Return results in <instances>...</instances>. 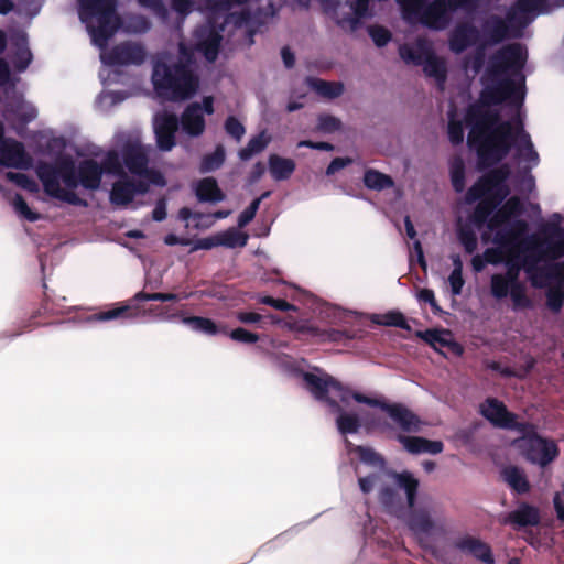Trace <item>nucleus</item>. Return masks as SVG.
Masks as SVG:
<instances>
[{
    "label": "nucleus",
    "mask_w": 564,
    "mask_h": 564,
    "mask_svg": "<svg viewBox=\"0 0 564 564\" xmlns=\"http://www.w3.org/2000/svg\"><path fill=\"white\" fill-rule=\"evenodd\" d=\"M513 134H514L516 139L520 138V144L518 147L520 156H522L525 161H529V162H531V161L538 162L539 154L533 148V143L531 141L529 133H527L524 131L521 123H519L516 129L513 128ZM514 141H517V140H514ZM514 143L516 142H513V144Z\"/></svg>",
    "instance_id": "39"
},
{
    "label": "nucleus",
    "mask_w": 564,
    "mask_h": 564,
    "mask_svg": "<svg viewBox=\"0 0 564 564\" xmlns=\"http://www.w3.org/2000/svg\"><path fill=\"white\" fill-rule=\"evenodd\" d=\"M52 314H54V310L50 306L48 295L46 293H44V299L41 303V306L35 312L32 313L28 323L24 324L23 326H21L20 330L12 334V336H18V335L22 334L24 330L30 329L34 326H37L39 324L35 323L36 317L42 316V315H52Z\"/></svg>",
    "instance_id": "51"
},
{
    "label": "nucleus",
    "mask_w": 564,
    "mask_h": 564,
    "mask_svg": "<svg viewBox=\"0 0 564 564\" xmlns=\"http://www.w3.org/2000/svg\"><path fill=\"white\" fill-rule=\"evenodd\" d=\"M226 160V151L223 144H217L214 152L205 154L199 164L200 173H210L219 170Z\"/></svg>",
    "instance_id": "42"
},
{
    "label": "nucleus",
    "mask_w": 564,
    "mask_h": 564,
    "mask_svg": "<svg viewBox=\"0 0 564 564\" xmlns=\"http://www.w3.org/2000/svg\"><path fill=\"white\" fill-rule=\"evenodd\" d=\"M506 523L518 528L538 525L540 523L539 509L527 502H521L516 510L508 513Z\"/></svg>",
    "instance_id": "27"
},
{
    "label": "nucleus",
    "mask_w": 564,
    "mask_h": 564,
    "mask_svg": "<svg viewBox=\"0 0 564 564\" xmlns=\"http://www.w3.org/2000/svg\"><path fill=\"white\" fill-rule=\"evenodd\" d=\"M444 533L445 517L443 510L425 503V536L431 534L442 535Z\"/></svg>",
    "instance_id": "36"
},
{
    "label": "nucleus",
    "mask_w": 564,
    "mask_h": 564,
    "mask_svg": "<svg viewBox=\"0 0 564 564\" xmlns=\"http://www.w3.org/2000/svg\"><path fill=\"white\" fill-rule=\"evenodd\" d=\"M479 413L488 420L494 426L505 429L509 419L512 417V412L508 411L506 404L496 399L487 398L479 406Z\"/></svg>",
    "instance_id": "24"
},
{
    "label": "nucleus",
    "mask_w": 564,
    "mask_h": 564,
    "mask_svg": "<svg viewBox=\"0 0 564 564\" xmlns=\"http://www.w3.org/2000/svg\"><path fill=\"white\" fill-rule=\"evenodd\" d=\"M80 19L86 15L96 17L98 26L89 28L91 41L104 48L120 26V18L116 14L117 0H79Z\"/></svg>",
    "instance_id": "5"
},
{
    "label": "nucleus",
    "mask_w": 564,
    "mask_h": 564,
    "mask_svg": "<svg viewBox=\"0 0 564 564\" xmlns=\"http://www.w3.org/2000/svg\"><path fill=\"white\" fill-rule=\"evenodd\" d=\"M220 41L221 36L217 32H212L209 36L202 42V50L207 61L214 62L217 58Z\"/></svg>",
    "instance_id": "52"
},
{
    "label": "nucleus",
    "mask_w": 564,
    "mask_h": 564,
    "mask_svg": "<svg viewBox=\"0 0 564 564\" xmlns=\"http://www.w3.org/2000/svg\"><path fill=\"white\" fill-rule=\"evenodd\" d=\"M480 39V32L469 21L458 22L451 31L448 37L449 50L455 54H462L468 47L476 45Z\"/></svg>",
    "instance_id": "16"
},
{
    "label": "nucleus",
    "mask_w": 564,
    "mask_h": 564,
    "mask_svg": "<svg viewBox=\"0 0 564 564\" xmlns=\"http://www.w3.org/2000/svg\"><path fill=\"white\" fill-rule=\"evenodd\" d=\"M400 57L406 63L415 66L423 65V35L415 39V48L408 44L399 47Z\"/></svg>",
    "instance_id": "44"
},
{
    "label": "nucleus",
    "mask_w": 564,
    "mask_h": 564,
    "mask_svg": "<svg viewBox=\"0 0 564 564\" xmlns=\"http://www.w3.org/2000/svg\"><path fill=\"white\" fill-rule=\"evenodd\" d=\"M271 138L265 131L252 137L245 148H241L238 155L241 161L250 160L254 154L261 153L270 143Z\"/></svg>",
    "instance_id": "38"
},
{
    "label": "nucleus",
    "mask_w": 564,
    "mask_h": 564,
    "mask_svg": "<svg viewBox=\"0 0 564 564\" xmlns=\"http://www.w3.org/2000/svg\"><path fill=\"white\" fill-rule=\"evenodd\" d=\"M119 154L116 151H110L102 160L100 166L102 167V173L116 174L121 177L126 175Z\"/></svg>",
    "instance_id": "50"
},
{
    "label": "nucleus",
    "mask_w": 564,
    "mask_h": 564,
    "mask_svg": "<svg viewBox=\"0 0 564 564\" xmlns=\"http://www.w3.org/2000/svg\"><path fill=\"white\" fill-rule=\"evenodd\" d=\"M138 315V307L132 305H121L107 311L94 314L90 319L96 322H107L117 318H132Z\"/></svg>",
    "instance_id": "41"
},
{
    "label": "nucleus",
    "mask_w": 564,
    "mask_h": 564,
    "mask_svg": "<svg viewBox=\"0 0 564 564\" xmlns=\"http://www.w3.org/2000/svg\"><path fill=\"white\" fill-rule=\"evenodd\" d=\"M35 172L47 196L79 207H87L88 203L74 189L82 185L86 189L96 191L102 177V167L94 159L82 160L76 166L73 158L68 155L61 156L53 163L39 162Z\"/></svg>",
    "instance_id": "2"
},
{
    "label": "nucleus",
    "mask_w": 564,
    "mask_h": 564,
    "mask_svg": "<svg viewBox=\"0 0 564 564\" xmlns=\"http://www.w3.org/2000/svg\"><path fill=\"white\" fill-rule=\"evenodd\" d=\"M371 321L381 326L399 327L401 329L411 330L405 316L399 311H389L382 314H375Z\"/></svg>",
    "instance_id": "43"
},
{
    "label": "nucleus",
    "mask_w": 564,
    "mask_h": 564,
    "mask_svg": "<svg viewBox=\"0 0 564 564\" xmlns=\"http://www.w3.org/2000/svg\"><path fill=\"white\" fill-rule=\"evenodd\" d=\"M341 121L332 115H321L317 120V129L325 133H332L339 130Z\"/></svg>",
    "instance_id": "62"
},
{
    "label": "nucleus",
    "mask_w": 564,
    "mask_h": 564,
    "mask_svg": "<svg viewBox=\"0 0 564 564\" xmlns=\"http://www.w3.org/2000/svg\"><path fill=\"white\" fill-rule=\"evenodd\" d=\"M182 323L189 326L193 330L209 336L217 334H227V326H218L213 319L203 316H183Z\"/></svg>",
    "instance_id": "33"
},
{
    "label": "nucleus",
    "mask_w": 564,
    "mask_h": 564,
    "mask_svg": "<svg viewBox=\"0 0 564 564\" xmlns=\"http://www.w3.org/2000/svg\"><path fill=\"white\" fill-rule=\"evenodd\" d=\"M306 85L322 97L334 99L343 95L344 84L340 82H327L316 77H306Z\"/></svg>",
    "instance_id": "34"
},
{
    "label": "nucleus",
    "mask_w": 564,
    "mask_h": 564,
    "mask_svg": "<svg viewBox=\"0 0 564 564\" xmlns=\"http://www.w3.org/2000/svg\"><path fill=\"white\" fill-rule=\"evenodd\" d=\"M236 318L238 322H240L241 324H258L260 326V324L264 321V318H270L271 323L272 324H278L280 323V318L273 314H270L268 316H263L259 313H256V312H245V311H240V312H237L236 313Z\"/></svg>",
    "instance_id": "55"
},
{
    "label": "nucleus",
    "mask_w": 564,
    "mask_h": 564,
    "mask_svg": "<svg viewBox=\"0 0 564 564\" xmlns=\"http://www.w3.org/2000/svg\"><path fill=\"white\" fill-rule=\"evenodd\" d=\"M180 121L176 115L163 112L154 118V133L156 145L161 151H171L176 144L175 134L178 130Z\"/></svg>",
    "instance_id": "13"
},
{
    "label": "nucleus",
    "mask_w": 564,
    "mask_h": 564,
    "mask_svg": "<svg viewBox=\"0 0 564 564\" xmlns=\"http://www.w3.org/2000/svg\"><path fill=\"white\" fill-rule=\"evenodd\" d=\"M465 164L460 158H457L451 164V182L456 193L465 189Z\"/></svg>",
    "instance_id": "49"
},
{
    "label": "nucleus",
    "mask_w": 564,
    "mask_h": 564,
    "mask_svg": "<svg viewBox=\"0 0 564 564\" xmlns=\"http://www.w3.org/2000/svg\"><path fill=\"white\" fill-rule=\"evenodd\" d=\"M498 195H488L482 198L474 208L469 216L470 224L475 225L478 229L484 226L488 228V223L495 210L508 197L510 191H500Z\"/></svg>",
    "instance_id": "19"
},
{
    "label": "nucleus",
    "mask_w": 564,
    "mask_h": 564,
    "mask_svg": "<svg viewBox=\"0 0 564 564\" xmlns=\"http://www.w3.org/2000/svg\"><path fill=\"white\" fill-rule=\"evenodd\" d=\"M514 26H517L518 30L523 28L520 26L517 21H509L507 15L506 19L497 14L489 15L481 24L482 36L485 39L484 44L497 45L508 39L517 36L518 32H513Z\"/></svg>",
    "instance_id": "12"
},
{
    "label": "nucleus",
    "mask_w": 564,
    "mask_h": 564,
    "mask_svg": "<svg viewBox=\"0 0 564 564\" xmlns=\"http://www.w3.org/2000/svg\"><path fill=\"white\" fill-rule=\"evenodd\" d=\"M501 477L505 482L518 495H523L530 491V482L523 471L518 466L510 465L501 470Z\"/></svg>",
    "instance_id": "31"
},
{
    "label": "nucleus",
    "mask_w": 564,
    "mask_h": 564,
    "mask_svg": "<svg viewBox=\"0 0 564 564\" xmlns=\"http://www.w3.org/2000/svg\"><path fill=\"white\" fill-rule=\"evenodd\" d=\"M0 165L14 169L28 167L30 158L23 143L14 139H6L0 145Z\"/></svg>",
    "instance_id": "20"
},
{
    "label": "nucleus",
    "mask_w": 564,
    "mask_h": 564,
    "mask_svg": "<svg viewBox=\"0 0 564 564\" xmlns=\"http://www.w3.org/2000/svg\"><path fill=\"white\" fill-rule=\"evenodd\" d=\"M148 191V181L132 180L124 175L113 183L110 192V202L113 205L126 206L133 200L137 194H145Z\"/></svg>",
    "instance_id": "15"
},
{
    "label": "nucleus",
    "mask_w": 564,
    "mask_h": 564,
    "mask_svg": "<svg viewBox=\"0 0 564 564\" xmlns=\"http://www.w3.org/2000/svg\"><path fill=\"white\" fill-rule=\"evenodd\" d=\"M268 162L270 174L275 181L289 180L296 167L292 159L282 158L278 154H271Z\"/></svg>",
    "instance_id": "35"
},
{
    "label": "nucleus",
    "mask_w": 564,
    "mask_h": 564,
    "mask_svg": "<svg viewBox=\"0 0 564 564\" xmlns=\"http://www.w3.org/2000/svg\"><path fill=\"white\" fill-rule=\"evenodd\" d=\"M453 12L447 8L444 0H434L429 4L425 2V28L444 29L448 24Z\"/></svg>",
    "instance_id": "26"
},
{
    "label": "nucleus",
    "mask_w": 564,
    "mask_h": 564,
    "mask_svg": "<svg viewBox=\"0 0 564 564\" xmlns=\"http://www.w3.org/2000/svg\"><path fill=\"white\" fill-rule=\"evenodd\" d=\"M398 441L404 446V448L411 454L423 453V437L421 436H405L399 434Z\"/></svg>",
    "instance_id": "63"
},
{
    "label": "nucleus",
    "mask_w": 564,
    "mask_h": 564,
    "mask_svg": "<svg viewBox=\"0 0 564 564\" xmlns=\"http://www.w3.org/2000/svg\"><path fill=\"white\" fill-rule=\"evenodd\" d=\"M454 547L484 564H496L491 546L476 536L469 534L460 536L454 541Z\"/></svg>",
    "instance_id": "18"
},
{
    "label": "nucleus",
    "mask_w": 564,
    "mask_h": 564,
    "mask_svg": "<svg viewBox=\"0 0 564 564\" xmlns=\"http://www.w3.org/2000/svg\"><path fill=\"white\" fill-rule=\"evenodd\" d=\"M226 335L229 336L234 341L242 344H254L260 338L258 334L247 330L242 327L235 328L230 332L227 329Z\"/></svg>",
    "instance_id": "58"
},
{
    "label": "nucleus",
    "mask_w": 564,
    "mask_h": 564,
    "mask_svg": "<svg viewBox=\"0 0 564 564\" xmlns=\"http://www.w3.org/2000/svg\"><path fill=\"white\" fill-rule=\"evenodd\" d=\"M302 378L306 390L317 401L325 402L332 411H341L340 404L328 395L329 391H333V389H340L341 382L326 372H322L321 375L303 372Z\"/></svg>",
    "instance_id": "11"
},
{
    "label": "nucleus",
    "mask_w": 564,
    "mask_h": 564,
    "mask_svg": "<svg viewBox=\"0 0 564 564\" xmlns=\"http://www.w3.org/2000/svg\"><path fill=\"white\" fill-rule=\"evenodd\" d=\"M425 344L446 358L459 357L464 352V347L454 339L449 330L425 329Z\"/></svg>",
    "instance_id": "17"
},
{
    "label": "nucleus",
    "mask_w": 564,
    "mask_h": 564,
    "mask_svg": "<svg viewBox=\"0 0 564 564\" xmlns=\"http://www.w3.org/2000/svg\"><path fill=\"white\" fill-rule=\"evenodd\" d=\"M355 453L358 454L360 460L365 464H369L372 466H378V465L383 464L382 457L370 447L358 445L355 448Z\"/></svg>",
    "instance_id": "59"
},
{
    "label": "nucleus",
    "mask_w": 564,
    "mask_h": 564,
    "mask_svg": "<svg viewBox=\"0 0 564 564\" xmlns=\"http://www.w3.org/2000/svg\"><path fill=\"white\" fill-rule=\"evenodd\" d=\"M369 2L370 0H347L346 3L349 6L350 12L337 18L338 26L350 32L357 31L362 24V19L372 17Z\"/></svg>",
    "instance_id": "21"
},
{
    "label": "nucleus",
    "mask_w": 564,
    "mask_h": 564,
    "mask_svg": "<svg viewBox=\"0 0 564 564\" xmlns=\"http://www.w3.org/2000/svg\"><path fill=\"white\" fill-rule=\"evenodd\" d=\"M368 34L378 47L386 46L392 39V33L382 25L368 26Z\"/></svg>",
    "instance_id": "56"
},
{
    "label": "nucleus",
    "mask_w": 564,
    "mask_h": 564,
    "mask_svg": "<svg viewBox=\"0 0 564 564\" xmlns=\"http://www.w3.org/2000/svg\"><path fill=\"white\" fill-rule=\"evenodd\" d=\"M181 124L189 137H199L204 133L206 121L199 102H193L185 108L181 117Z\"/></svg>",
    "instance_id": "25"
},
{
    "label": "nucleus",
    "mask_w": 564,
    "mask_h": 564,
    "mask_svg": "<svg viewBox=\"0 0 564 564\" xmlns=\"http://www.w3.org/2000/svg\"><path fill=\"white\" fill-rule=\"evenodd\" d=\"M218 238L219 246L234 249L237 247H245L248 242L249 236L236 228H229L225 231L218 232Z\"/></svg>",
    "instance_id": "45"
},
{
    "label": "nucleus",
    "mask_w": 564,
    "mask_h": 564,
    "mask_svg": "<svg viewBox=\"0 0 564 564\" xmlns=\"http://www.w3.org/2000/svg\"><path fill=\"white\" fill-rule=\"evenodd\" d=\"M511 284V301L513 310H524L532 306L530 297L527 295L525 285L519 281V269L509 268L503 274Z\"/></svg>",
    "instance_id": "29"
},
{
    "label": "nucleus",
    "mask_w": 564,
    "mask_h": 564,
    "mask_svg": "<svg viewBox=\"0 0 564 564\" xmlns=\"http://www.w3.org/2000/svg\"><path fill=\"white\" fill-rule=\"evenodd\" d=\"M525 62L527 53L520 43L507 44L489 56L485 75L488 79L518 76Z\"/></svg>",
    "instance_id": "6"
},
{
    "label": "nucleus",
    "mask_w": 564,
    "mask_h": 564,
    "mask_svg": "<svg viewBox=\"0 0 564 564\" xmlns=\"http://www.w3.org/2000/svg\"><path fill=\"white\" fill-rule=\"evenodd\" d=\"M458 240L464 247L466 253H474L477 249V236L471 224H460L457 229Z\"/></svg>",
    "instance_id": "47"
},
{
    "label": "nucleus",
    "mask_w": 564,
    "mask_h": 564,
    "mask_svg": "<svg viewBox=\"0 0 564 564\" xmlns=\"http://www.w3.org/2000/svg\"><path fill=\"white\" fill-rule=\"evenodd\" d=\"M260 204H261V198H254L250 205L243 210L240 213L239 217H238V226L240 228L247 226L250 221L253 220V218L256 217V214L260 207Z\"/></svg>",
    "instance_id": "64"
},
{
    "label": "nucleus",
    "mask_w": 564,
    "mask_h": 564,
    "mask_svg": "<svg viewBox=\"0 0 564 564\" xmlns=\"http://www.w3.org/2000/svg\"><path fill=\"white\" fill-rule=\"evenodd\" d=\"M224 129L228 135L238 142L246 133L245 126L235 116L227 117L224 123Z\"/></svg>",
    "instance_id": "57"
},
{
    "label": "nucleus",
    "mask_w": 564,
    "mask_h": 564,
    "mask_svg": "<svg viewBox=\"0 0 564 564\" xmlns=\"http://www.w3.org/2000/svg\"><path fill=\"white\" fill-rule=\"evenodd\" d=\"M480 93L478 104L468 107L465 116L470 127L467 143L475 149L480 167H490L501 162L510 153L516 137L510 121H502L498 110L491 106L501 105L510 99L521 105L524 91L517 87L511 77L489 79Z\"/></svg>",
    "instance_id": "1"
},
{
    "label": "nucleus",
    "mask_w": 564,
    "mask_h": 564,
    "mask_svg": "<svg viewBox=\"0 0 564 564\" xmlns=\"http://www.w3.org/2000/svg\"><path fill=\"white\" fill-rule=\"evenodd\" d=\"M145 59L144 48L137 43L123 42L113 46L104 62L111 66L141 65Z\"/></svg>",
    "instance_id": "14"
},
{
    "label": "nucleus",
    "mask_w": 564,
    "mask_h": 564,
    "mask_svg": "<svg viewBox=\"0 0 564 564\" xmlns=\"http://www.w3.org/2000/svg\"><path fill=\"white\" fill-rule=\"evenodd\" d=\"M506 228L495 230V243L506 247L511 245L516 239L522 237L528 231V223L523 219L516 218L506 224Z\"/></svg>",
    "instance_id": "30"
},
{
    "label": "nucleus",
    "mask_w": 564,
    "mask_h": 564,
    "mask_svg": "<svg viewBox=\"0 0 564 564\" xmlns=\"http://www.w3.org/2000/svg\"><path fill=\"white\" fill-rule=\"evenodd\" d=\"M258 301H259V303L269 305L278 311H282V312H289V311L296 312L297 311V307L294 304L289 303L286 300H283V299H274L270 295H263V296H260L258 299Z\"/></svg>",
    "instance_id": "61"
},
{
    "label": "nucleus",
    "mask_w": 564,
    "mask_h": 564,
    "mask_svg": "<svg viewBox=\"0 0 564 564\" xmlns=\"http://www.w3.org/2000/svg\"><path fill=\"white\" fill-rule=\"evenodd\" d=\"M546 0H517L507 12L509 21H517L525 26L532 19L531 14L545 10Z\"/></svg>",
    "instance_id": "23"
},
{
    "label": "nucleus",
    "mask_w": 564,
    "mask_h": 564,
    "mask_svg": "<svg viewBox=\"0 0 564 564\" xmlns=\"http://www.w3.org/2000/svg\"><path fill=\"white\" fill-rule=\"evenodd\" d=\"M425 76L434 77L440 86H443L447 78L446 65L442 59L434 56L432 45L425 40Z\"/></svg>",
    "instance_id": "32"
},
{
    "label": "nucleus",
    "mask_w": 564,
    "mask_h": 564,
    "mask_svg": "<svg viewBox=\"0 0 564 564\" xmlns=\"http://www.w3.org/2000/svg\"><path fill=\"white\" fill-rule=\"evenodd\" d=\"M354 400L387 412L393 423L404 433H415L420 430V417L401 403H389L362 393L354 394Z\"/></svg>",
    "instance_id": "9"
},
{
    "label": "nucleus",
    "mask_w": 564,
    "mask_h": 564,
    "mask_svg": "<svg viewBox=\"0 0 564 564\" xmlns=\"http://www.w3.org/2000/svg\"><path fill=\"white\" fill-rule=\"evenodd\" d=\"M392 486H383L378 495L379 502L387 513L401 519L414 533L420 546L423 545V510L414 508L419 479L408 470L387 471Z\"/></svg>",
    "instance_id": "3"
},
{
    "label": "nucleus",
    "mask_w": 564,
    "mask_h": 564,
    "mask_svg": "<svg viewBox=\"0 0 564 564\" xmlns=\"http://www.w3.org/2000/svg\"><path fill=\"white\" fill-rule=\"evenodd\" d=\"M194 193L200 203L216 204L226 198L216 178L210 176L199 180L194 186Z\"/></svg>",
    "instance_id": "28"
},
{
    "label": "nucleus",
    "mask_w": 564,
    "mask_h": 564,
    "mask_svg": "<svg viewBox=\"0 0 564 564\" xmlns=\"http://www.w3.org/2000/svg\"><path fill=\"white\" fill-rule=\"evenodd\" d=\"M524 212V206L518 196L508 198L500 207L498 206L489 219L488 229L495 231L505 224L518 218Z\"/></svg>",
    "instance_id": "22"
},
{
    "label": "nucleus",
    "mask_w": 564,
    "mask_h": 564,
    "mask_svg": "<svg viewBox=\"0 0 564 564\" xmlns=\"http://www.w3.org/2000/svg\"><path fill=\"white\" fill-rule=\"evenodd\" d=\"M511 174L508 164H502L480 176L466 192L465 200L473 204L488 195H498L500 191H510L507 181Z\"/></svg>",
    "instance_id": "8"
},
{
    "label": "nucleus",
    "mask_w": 564,
    "mask_h": 564,
    "mask_svg": "<svg viewBox=\"0 0 564 564\" xmlns=\"http://www.w3.org/2000/svg\"><path fill=\"white\" fill-rule=\"evenodd\" d=\"M402 18L410 24H423V0H397Z\"/></svg>",
    "instance_id": "40"
},
{
    "label": "nucleus",
    "mask_w": 564,
    "mask_h": 564,
    "mask_svg": "<svg viewBox=\"0 0 564 564\" xmlns=\"http://www.w3.org/2000/svg\"><path fill=\"white\" fill-rule=\"evenodd\" d=\"M6 178L25 191L36 192L39 189L36 182L24 173L10 171L6 173Z\"/></svg>",
    "instance_id": "54"
},
{
    "label": "nucleus",
    "mask_w": 564,
    "mask_h": 564,
    "mask_svg": "<svg viewBox=\"0 0 564 564\" xmlns=\"http://www.w3.org/2000/svg\"><path fill=\"white\" fill-rule=\"evenodd\" d=\"M13 205L15 210L29 221H36L41 218L40 214L33 212L20 194L15 195Z\"/></svg>",
    "instance_id": "60"
},
{
    "label": "nucleus",
    "mask_w": 564,
    "mask_h": 564,
    "mask_svg": "<svg viewBox=\"0 0 564 564\" xmlns=\"http://www.w3.org/2000/svg\"><path fill=\"white\" fill-rule=\"evenodd\" d=\"M490 291L495 299L501 300L508 295L511 296V284L503 274L496 273L490 279Z\"/></svg>",
    "instance_id": "48"
},
{
    "label": "nucleus",
    "mask_w": 564,
    "mask_h": 564,
    "mask_svg": "<svg viewBox=\"0 0 564 564\" xmlns=\"http://www.w3.org/2000/svg\"><path fill=\"white\" fill-rule=\"evenodd\" d=\"M338 413L336 419L337 429L340 434H354L357 433L360 427V420L357 414L346 413L343 409L341 411H334Z\"/></svg>",
    "instance_id": "46"
},
{
    "label": "nucleus",
    "mask_w": 564,
    "mask_h": 564,
    "mask_svg": "<svg viewBox=\"0 0 564 564\" xmlns=\"http://www.w3.org/2000/svg\"><path fill=\"white\" fill-rule=\"evenodd\" d=\"M362 181L368 189L378 192L391 188L394 185V181L390 175L375 169H367L364 173Z\"/></svg>",
    "instance_id": "37"
},
{
    "label": "nucleus",
    "mask_w": 564,
    "mask_h": 564,
    "mask_svg": "<svg viewBox=\"0 0 564 564\" xmlns=\"http://www.w3.org/2000/svg\"><path fill=\"white\" fill-rule=\"evenodd\" d=\"M152 82L158 96L170 101L187 100L199 87L198 77L188 65L181 62L172 65L155 63Z\"/></svg>",
    "instance_id": "4"
},
{
    "label": "nucleus",
    "mask_w": 564,
    "mask_h": 564,
    "mask_svg": "<svg viewBox=\"0 0 564 564\" xmlns=\"http://www.w3.org/2000/svg\"><path fill=\"white\" fill-rule=\"evenodd\" d=\"M121 156L124 166L131 174L145 177L149 182L156 185L163 184L162 175L148 167V152L141 143L131 141L124 143L121 149Z\"/></svg>",
    "instance_id": "10"
},
{
    "label": "nucleus",
    "mask_w": 564,
    "mask_h": 564,
    "mask_svg": "<svg viewBox=\"0 0 564 564\" xmlns=\"http://www.w3.org/2000/svg\"><path fill=\"white\" fill-rule=\"evenodd\" d=\"M506 430H512L521 433L519 438H525L534 434H539L536 432V427L534 424L530 422H519L518 415L512 413V417L509 419L508 424L505 426Z\"/></svg>",
    "instance_id": "53"
},
{
    "label": "nucleus",
    "mask_w": 564,
    "mask_h": 564,
    "mask_svg": "<svg viewBox=\"0 0 564 564\" xmlns=\"http://www.w3.org/2000/svg\"><path fill=\"white\" fill-rule=\"evenodd\" d=\"M513 444L529 463L541 468L549 466L560 455V448L555 441L545 438L540 434L516 438Z\"/></svg>",
    "instance_id": "7"
}]
</instances>
